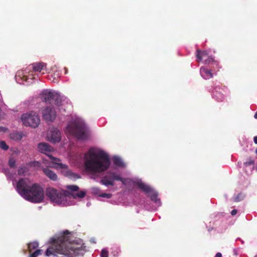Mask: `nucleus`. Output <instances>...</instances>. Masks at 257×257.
Listing matches in <instances>:
<instances>
[{"instance_id": "423d86ee", "label": "nucleus", "mask_w": 257, "mask_h": 257, "mask_svg": "<svg viewBox=\"0 0 257 257\" xmlns=\"http://www.w3.org/2000/svg\"><path fill=\"white\" fill-rule=\"evenodd\" d=\"M21 119L25 125L34 128L37 127L40 122L39 115L34 111L23 114Z\"/></svg>"}, {"instance_id": "a19ab883", "label": "nucleus", "mask_w": 257, "mask_h": 257, "mask_svg": "<svg viewBox=\"0 0 257 257\" xmlns=\"http://www.w3.org/2000/svg\"><path fill=\"white\" fill-rule=\"evenodd\" d=\"M255 153L257 154V149L255 150Z\"/></svg>"}, {"instance_id": "a211bd4d", "label": "nucleus", "mask_w": 257, "mask_h": 257, "mask_svg": "<svg viewBox=\"0 0 257 257\" xmlns=\"http://www.w3.org/2000/svg\"><path fill=\"white\" fill-rule=\"evenodd\" d=\"M86 195V192L84 191H80L77 193H72L70 194L69 197H72L74 199L77 198H84Z\"/></svg>"}, {"instance_id": "f704fd0d", "label": "nucleus", "mask_w": 257, "mask_h": 257, "mask_svg": "<svg viewBox=\"0 0 257 257\" xmlns=\"http://www.w3.org/2000/svg\"><path fill=\"white\" fill-rule=\"evenodd\" d=\"M100 196L102 197L110 198L111 197V194L109 193H103L101 195H100Z\"/></svg>"}, {"instance_id": "79ce46f5", "label": "nucleus", "mask_w": 257, "mask_h": 257, "mask_svg": "<svg viewBox=\"0 0 257 257\" xmlns=\"http://www.w3.org/2000/svg\"><path fill=\"white\" fill-rule=\"evenodd\" d=\"M254 257H257V255H256Z\"/></svg>"}, {"instance_id": "c85d7f7f", "label": "nucleus", "mask_w": 257, "mask_h": 257, "mask_svg": "<svg viewBox=\"0 0 257 257\" xmlns=\"http://www.w3.org/2000/svg\"><path fill=\"white\" fill-rule=\"evenodd\" d=\"M8 164L11 168H15L16 167V160L14 158H10Z\"/></svg>"}, {"instance_id": "4c0bfd02", "label": "nucleus", "mask_w": 257, "mask_h": 257, "mask_svg": "<svg viewBox=\"0 0 257 257\" xmlns=\"http://www.w3.org/2000/svg\"><path fill=\"white\" fill-rule=\"evenodd\" d=\"M253 141H254V143L255 144H257V136H255L253 138Z\"/></svg>"}, {"instance_id": "a878e982", "label": "nucleus", "mask_w": 257, "mask_h": 257, "mask_svg": "<svg viewBox=\"0 0 257 257\" xmlns=\"http://www.w3.org/2000/svg\"><path fill=\"white\" fill-rule=\"evenodd\" d=\"M28 171V168L26 167L22 166L19 168L18 170V174L19 175H24L25 173Z\"/></svg>"}, {"instance_id": "f8f14e48", "label": "nucleus", "mask_w": 257, "mask_h": 257, "mask_svg": "<svg viewBox=\"0 0 257 257\" xmlns=\"http://www.w3.org/2000/svg\"><path fill=\"white\" fill-rule=\"evenodd\" d=\"M38 148L40 152L45 154H46L47 153L51 152L53 151V148L46 143H39Z\"/></svg>"}, {"instance_id": "4be33fe9", "label": "nucleus", "mask_w": 257, "mask_h": 257, "mask_svg": "<svg viewBox=\"0 0 257 257\" xmlns=\"http://www.w3.org/2000/svg\"><path fill=\"white\" fill-rule=\"evenodd\" d=\"M113 161L114 165L117 167H123L124 166V164L121 159L118 157H114L113 158Z\"/></svg>"}, {"instance_id": "4468645a", "label": "nucleus", "mask_w": 257, "mask_h": 257, "mask_svg": "<svg viewBox=\"0 0 257 257\" xmlns=\"http://www.w3.org/2000/svg\"><path fill=\"white\" fill-rule=\"evenodd\" d=\"M201 75L205 79H209L213 77V73L211 71L205 67H202L200 70Z\"/></svg>"}, {"instance_id": "1a4fd4ad", "label": "nucleus", "mask_w": 257, "mask_h": 257, "mask_svg": "<svg viewBox=\"0 0 257 257\" xmlns=\"http://www.w3.org/2000/svg\"><path fill=\"white\" fill-rule=\"evenodd\" d=\"M43 117L47 121H53L56 118V113L55 109L51 106L45 108L42 112Z\"/></svg>"}, {"instance_id": "b1692460", "label": "nucleus", "mask_w": 257, "mask_h": 257, "mask_svg": "<svg viewBox=\"0 0 257 257\" xmlns=\"http://www.w3.org/2000/svg\"><path fill=\"white\" fill-rule=\"evenodd\" d=\"M48 157L50 159L52 162L53 163L57 164L61 168H66V166L65 165H63L61 163H58L57 162L60 161V160L57 158H55L51 155H47Z\"/></svg>"}, {"instance_id": "72a5a7b5", "label": "nucleus", "mask_w": 257, "mask_h": 257, "mask_svg": "<svg viewBox=\"0 0 257 257\" xmlns=\"http://www.w3.org/2000/svg\"><path fill=\"white\" fill-rule=\"evenodd\" d=\"M214 61V59L211 57L208 56L206 59L204 60V63L205 64H209Z\"/></svg>"}, {"instance_id": "2eb2a0df", "label": "nucleus", "mask_w": 257, "mask_h": 257, "mask_svg": "<svg viewBox=\"0 0 257 257\" xmlns=\"http://www.w3.org/2000/svg\"><path fill=\"white\" fill-rule=\"evenodd\" d=\"M135 184L137 185L138 187L145 193H148L152 192V189L151 187L141 181L136 182Z\"/></svg>"}, {"instance_id": "9d476101", "label": "nucleus", "mask_w": 257, "mask_h": 257, "mask_svg": "<svg viewBox=\"0 0 257 257\" xmlns=\"http://www.w3.org/2000/svg\"><path fill=\"white\" fill-rule=\"evenodd\" d=\"M48 137L53 143L59 142L61 141V133L57 128H53L50 130Z\"/></svg>"}, {"instance_id": "c9c22d12", "label": "nucleus", "mask_w": 257, "mask_h": 257, "mask_svg": "<svg viewBox=\"0 0 257 257\" xmlns=\"http://www.w3.org/2000/svg\"><path fill=\"white\" fill-rule=\"evenodd\" d=\"M237 210L236 209H233L231 211V214L232 215H235L236 213H237Z\"/></svg>"}, {"instance_id": "9b49d317", "label": "nucleus", "mask_w": 257, "mask_h": 257, "mask_svg": "<svg viewBox=\"0 0 257 257\" xmlns=\"http://www.w3.org/2000/svg\"><path fill=\"white\" fill-rule=\"evenodd\" d=\"M35 72H39L44 74L47 70V64L44 62H37L30 65Z\"/></svg>"}, {"instance_id": "6e6552de", "label": "nucleus", "mask_w": 257, "mask_h": 257, "mask_svg": "<svg viewBox=\"0 0 257 257\" xmlns=\"http://www.w3.org/2000/svg\"><path fill=\"white\" fill-rule=\"evenodd\" d=\"M115 180L121 181L123 184L124 183V179L119 174L111 171L107 172L100 182L105 186H113Z\"/></svg>"}, {"instance_id": "5701e85b", "label": "nucleus", "mask_w": 257, "mask_h": 257, "mask_svg": "<svg viewBox=\"0 0 257 257\" xmlns=\"http://www.w3.org/2000/svg\"><path fill=\"white\" fill-rule=\"evenodd\" d=\"M213 96L216 100L218 102L222 101L224 99V97L223 94L218 91H215L214 92Z\"/></svg>"}, {"instance_id": "c756f323", "label": "nucleus", "mask_w": 257, "mask_h": 257, "mask_svg": "<svg viewBox=\"0 0 257 257\" xmlns=\"http://www.w3.org/2000/svg\"><path fill=\"white\" fill-rule=\"evenodd\" d=\"M244 198V195L242 193H240L237 195L234 198V201L235 202H239L243 200Z\"/></svg>"}, {"instance_id": "473e14b6", "label": "nucleus", "mask_w": 257, "mask_h": 257, "mask_svg": "<svg viewBox=\"0 0 257 257\" xmlns=\"http://www.w3.org/2000/svg\"><path fill=\"white\" fill-rule=\"evenodd\" d=\"M100 256L108 257V251L105 249H102L101 251Z\"/></svg>"}, {"instance_id": "20e7f679", "label": "nucleus", "mask_w": 257, "mask_h": 257, "mask_svg": "<svg viewBox=\"0 0 257 257\" xmlns=\"http://www.w3.org/2000/svg\"><path fill=\"white\" fill-rule=\"evenodd\" d=\"M70 194L71 192L69 191L58 190L52 187H49L46 190V195L52 202L63 206L67 205V198Z\"/></svg>"}, {"instance_id": "ddd939ff", "label": "nucleus", "mask_w": 257, "mask_h": 257, "mask_svg": "<svg viewBox=\"0 0 257 257\" xmlns=\"http://www.w3.org/2000/svg\"><path fill=\"white\" fill-rule=\"evenodd\" d=\"M42 170L44 173V174L49 178L50 180L56 181L58 177L56 174L52 170L49 169L48 168H44L42 167Z\"/></svg>"}, {"instance_id": "e433bc0d", "label": "nucleus", "mask_w": 257, "mask_h": 257, "mask_svg": "<svg viewBox=\"0 0 257 257\" xmlns=\"http://www.w3.org/2000/svg\"><path fill=\"white\" fill-rule=\"evenodd\" d=\"M222 254L220 252H217L215 257H221Z\"/></svg>"}, {"instance_id": "2f4dec72", "label": "nucleus", "mask_w": 257, "mask_h": 257, "mask_svg": "<svg viewBox=\"0 0 257 257\" xmlns=\"http://www.w3.org/2000/svg\"><path fill=\"white\" fill-rule=\"evenodd\" d=\"M254 164V161L250 159L249 160L244 163V165L246 167L249 166H253L252 168H253V165Z\"/></svg>"}, {"instance_id": "412c9836", "label": "nucleus", "mask_w": 257, "mask_h": 257, "mask_svg": "<svg viewBox=\"0 0 257 257\" xmlns=\"http://www.w3.org/2000/svg\"><path fill=\"white\" fill-rule=\"evenodd\" d=\"M39 246V243L37 241H33L28 244V248L30 252L33 250L37 249Z\"/></svg>"}, {"instance_id": "cd10ccee", "label": "nucleus", "mask_w": 257, "mask_h": 257, "mask_svg": "<svg viewBox=\"0 0 257 257\" xmlns=\"http://www.w3.org/2000/svg\"><path fill=\"white\" fill-rule=\"evenodd\" d=\"M66 188L71 191H78L79 188L77 185H67Z\"/></svg>"}, {"instance_id": "f3484780", "label": "nucleus", "mask_w": 257, "mask_h": 257, "mask_svg": "<svg viewBox=\"0 0 257 257\" xmlns=\"http://www.w3.org/2000/svg\"><path fill=\"white\" fill-rule=\"evenodd\" d=\"M64 175L66 177H67L70 179H77L80 178L79 175L73 173L70 170H67L64 171Z\"/></svg>"}, {"instance_id": "aec40b11", "label": "nucleus", "mask_w": 257, "mask_h": 257, "mask_svg": "<svg viewBox=\"0 0 257 257\" xmlns=\"http://www.w3.org/2000/svg\"><path fill=\"white\" fill-rule=\"evenodd\" d=\"M23 138V134L22 133L16 132L10 134V138L15 141H18L22 139Z\"/></svg>"}, {"instance_id": "f257e3e1", "label": "nucleus", "mask_w": 257, "mask_h": 257, "mask_svg": "<svg viewBox=\"0 0 257 257\" xmlns=\"http://www.w3.org/2000/svg\"><path fill=\"white\" fill-rule=\"evenodd\" d=\"M15 187L21 196L32 203H41L44 199L43 187L38 183H32L27 178L20 179Z\"/></svg>"}, {"instance_id": "6ab92c4d", "label": "nucleus", "mask_w": 257, "mask_h": 257, "mask_svg": "<svg viewBox=\"0 0 257 257\" xmlns=\"http://www.w3.org/2000/svg\"><path fill=\"white\" fill-rule=\"evenodd\" d=\"M60 73L58 71H55L49 76V79L54 83H56L58 81Z\"/></svg>"}, {"instance_id": "58836bf2", "label": "nucleus", "mask_w": 257, "mask_h": 257, "mask_svg": "<svg viewBox=\"0 0 257 257\" xmlns=\"http://www.w3.org/2000/svg\"><path fill=\"white\" fill-rule=\"evenodd\" d=\"M254 117L255 119H257V110H256V112H255L254 115Z\"/></svg>"}, {"instance_id": "0eeeda50", "label": "nucleus", "mask_w": 257, "mask_h": 257, "mask_svg": "<svg viewBox=\"0 0 257 257\" xmlns=\"http://www.w3.org/2000/svg\"><path fill=\"white\" fill-rule=\"evenodd\" d=\"M41 98L46 103L59 105L61 102L60 96L54 92L48 90H44L41 93Z\"/></svg>"}, {"instance_id": "bb28decb", "label": "nucleus", "mask_w": 257, "mask_h": 257, "mask_svg": "<svg viewBox=\"0 0 257 257\" xmlns=\"http://www.w3.org/2000/svg\"><path fill=\"white\" fill-rule=\"evenodd\" d=\"M43 253V250L40 249H37L34 252L30 254L29 257H37L40 255H41Z\"/></svg>"}, {"instance_id": "ea45409f", "label": "nucleus", "mask_w": 257, "mask_h": 257, "mask_svg": "<svg viewBox=\"0 0 257 257\" xmlns=\"http://www.w3.org/2000/svg\"><path fill=\"white\" fill-rule=\"evenodd\" d=\"M98 190V188H95L93 189V190Z\"/></svg>"}, {"instance_id": "f03ea898", "label": "nucleus", "mask_w": 257, "mask_h": 257, "mask_svg": "<svg viewBox=\"0 0 257 257\" xmlns=\"http://www.w3.org/2000/svg\"><path fill=\"white\" fill-rule=\"evenodd\" d=\"M84 157L85 170L90 173H101L108 169L110 162L108 155L102 150H89Z\"/></svg>"}, {"instance_id": "39448f33", "label": "nucleus", "mask_w": 257, "mask_h": 257, "mask_svg": "<svg viewBox=\"0 0 257 257\" xmlns=\"http://www.w3.org/2000/svg\"><path fill=\"white\" fill-rule=\"evenodd\" d=\"M88 128L84 122L81 120H76L68 124L65 133L75 136L78 139H86L87 138Z\"/></svg>"}, {"instance_id": "7ed1b4c3", "label": "nucleus", "mask_w": 257, "mask_h": 257, "mask_svg": "<svg viewBox=\"0 0 257 257\" xmlns=\"http://www.w3.org/2000/svg\"><path fill=\"white\" fill-rule=\"evenodd\" d=\"M69 233L68 230H66L57 239L51 238L52 244L45 251V255L55 256L58 254H63L67 257H74V249L67 245L69 237L67 235Z\"/></svg>"}, {"instance_id": "dca6fc26", "label": "nucleus", "mask_w": 257, "mask_h": 257, "mask_svg": "<svg viewBox=\"0 0 257 257\" xmlns=\"http://www.w3.org/2000/svg\"><path fill=\"white\" fill-rule=\"evenodd\" d=\"M196 56L197 57V61L199 62L202 61L203 59H206L208 56V53L206 51H202L199 49L196 50Z\"/></svg>"}, {"instance_id": "7c9ffc66", "label": "nucleus", "mask_w": 257, "mask_h": 257, "mask_svg": "<svg viewBox=\"0 0 257 257\" xmlns=\"http://www.w3.org/2000/svg\"><path fill=\"white\" fill-rule=\"evenodd\" d=\"M0 148L3 149V150L7 151L9 149V146L6 144L5 141H1Z\"/></svg>"}, {"instance_id": "393cba45", "label": "nucleus", "mask_w": 257, "mask_h": 257, "mask_svg": "<svg viewBox=\"0 0 257 257\" xmlns=\"http://www.w3.org/2000/svg\"><path fill=\"white\" fill-rule=\"evenodd\" d=\"M150 196V198L152 201L156 202V203H160V200L158 197V194L156 192H152Z\"/></svg>"}]
</instances>
